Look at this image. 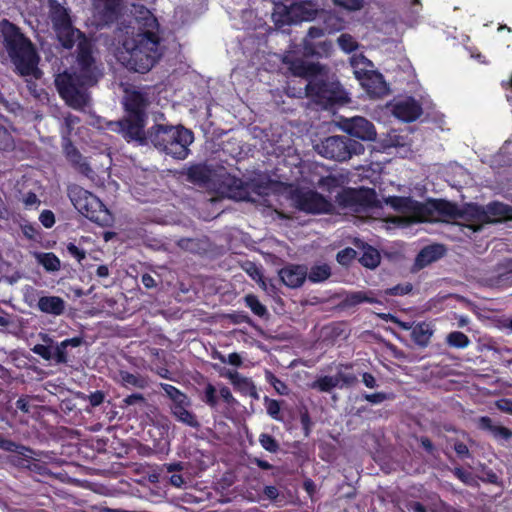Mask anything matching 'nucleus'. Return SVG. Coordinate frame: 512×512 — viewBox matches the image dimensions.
I'll list each match as a JSON object with an SVG mask.
<instances>
[{
    "label": "nucleus",
    "mask_w": 512,
    "mask_h": 512,
    "mask_svg": "<svg viewBox=\"0 0 512 512\" xmlns=\"http://www.w3.org/2000/svg\"><path fill=\"white\" fill-rule=\"evenodd\" d=\"M122 104L125 114L122 119L111 122L110 129L120 134L128 143L147 145L145 126L150 105L148 93L137 89H125Z\"/></svg>",
    "instance_id": "7ed1b4c3"
},
{
    "label": "nucleus",
    "mask_w": 512,
    "mask_h": 512,
    "mask_svg": "<svg viewBox=\"0 0 512 512\" xmlns=\"http://www.w3.org/2000/svg\"><path fill=\"white\" fill-rule=\"evenodd\" d=\"M245 305L260 318H267L269 316L268 309L260 302L258 297L254 294H247L244 297Z\"/></svg>",
    "instance_id": "c9c22d12"
},
{
    "label": "nucleus",
    "mask_w": 512,
    "mask_h": 512,
    "mask_svg": "<svg viewBox=\"0 0 512 512\" xmlns=\"http://www.w3.org/2000/svg\"><path fill=\"white\" fill-rule=\"evenodd\" d=\"M259 443L266 451L270 453H276L280 447L278 441L268 433H261L259 435Z\"/></svg>",
    "instance_id": "8fccbe9b"
},
{
    "label": "nucleus",
    "mask_w": 512,
    "mask_h": 512,
    "mask_svg": "<svg viewBox=\"0 0 512 512\" xmlns=\"http://www.w3.org/2000/svg\"><path fill=\"white\" fill-rule=\"evenodd\" d=\"M389 398L390 396L385 392H375L363 395V399L372 404H380Z\"/></svg>",
    "instance_id": "0e129e2a"
},
{
    "label": "nucleus",
    "mask_w": 512,
    "mask_h": 512,
    "mask_svg": "<svg viewBox=\"0 0 512 512\" xmlns=\"http://www.w3.org/2000/svg\"><path fill=\"white\" fill-rule=\"evenodd\" d=\"M326 30L322 27L311 26L302 41V53L306 58L329 57L333 51V44L330 40H321Z\"/></svg>",
    "instance_id": "9d476101"
},
{
    "label": "nucleus",
    "mask_w": 512,
    "mask_h": 512,
    "mask_svg": "<svg viewBox=\"0 0 512 512\" xmlns=\"http://www.w3.org/2000/svg\"><path fill=\"white\" fill-rule=\"evenodd\" d=\"M84 339L81 336L67 338L60 343L54 341V363L55 364H67L68 359V348H76L83 344Z\"/></svg>",
    "instance_id": "bb28decb"
},
{
    "label": "nucleus",
    "mask_w": 512,
    "mask_h": 512,
    "mask_svg": "<svg viewBox=\"0 0 512 512\" xmlns=\"http://www.w3.org/2000/svg\"><path fill=\"white\" fill-rule=\"evenodd\" d=\"M202 401L211 408H215L218 404V398L216 395V388L211 383H208L203 392Z\"/></svg>",
    "instance_id": "3c124183"
},
{
    "label": "nucleus",
    "mask_w": 512,
    "mask_h": 512,
    "mask_svg": "<svg viewBox=\"0 0 512 512\" xmlns=\"http://www.w3.org/2000/svg\"><path fill=\"white\" fill-rule=\"evenodd\" d=\"M123 0H95L99 18L105 25L116 22L122 10Z\"/></svg>",
    "instance_id": "aec40b11"
},
{
    "label": "nucleus",
    "mask_w": 512,
    "mask_h": 512,
    "mask_svg": "<svg viewBox=\"0 0 512 512\" xmlns=\"http://www.w3.org/2000/svg\"><path fill=\"white\" fill-rule=\"evenodd\" d=\"M342 184L340 178L336 175H328L325 177H321L319 180V185L323 189L327 190L328 192H333L336 188L340 187Z\"/></svg>",
    "instance_id": "603ef678"
},
{
    "label": "nucleus",
    "mask_w": 512,
    "mask_h": 512,
    "mask_svg": "<svg viewBox=\"0 0 512 512\" xmlns=\"http://www.w3.org/2000/svg\"><path fill=\"white\" fill-rule=\"evenodd\" d=\"M37 259L39 264L47 271L54 272L60 269V260L53 252L40 253Z\"/></svg>",
    "instance_id": "58836bf2"
},
{
    "label": "nucleus",
    "mask_w": 512,
    "mask_h": 512,
    "mask_svg": "<svg viewBox=\"0 0 512 512\" xmlns=\"http://www.w3.org/2000/svg\"><path fill=\"white\" fill-rule=\"evenodd\" d=\"M65 154L68 161L74 167H76L80 173H82L85 176H90V174L93 173V170L90 167V165L86 162L82 154L71 142H69L66 145Z\"/></svg>",
    "instance_id": "7c9ffc66"
},
{
    "label": "nucleus",
    "mask_w": 512,
    "mask_h": 512,
    "mask_svg": "<svg viewBox=\"0 0 512 512\" xmlns=\"http://www.w3.org/2000/svg\"><path fill=\"white\" fill-rule=\"evenodd\" d=\"M317 12V9H312L302 4L295 5L287 11L285 21L289 24L302 21H311L315 19Z\"/></svg>",
    "instance_id": "2f4dec72"
},
{
    "label": "nucleus",
    "mask_w": 512,
    "mask_h": 512,
    "mask_svg": "<svg viewBox=\"0 0 512 512\" xmlns=\"http://www.w3.org/2000/svg\"><path fill=\"white\" fill-rule=\"evenodd\" d=\"M105 400V393L101 390H96L88 396L89 404L92 407H97L101 405Z\"/></svg>",
    "instance_id": "774afa93"
},
{
    "label": "nucleus",
    "mask_w": 512,
    "mask_h": 512,
    "mask_svg": "<svg viewBox=\"0 0 512 512\" xmlns=\"http://www.w3.org/2000/svg\"><path fill=\"white\" fill-rule=\"evenodd\" d=\"M265 408L267 414L274 420L282 421L283 418L281 416V403L282 401L268 398L267 396L264 398Z\"/></svg>",
    "instance_id": "c03bdc74"
},
{
    "label": "nucleus",
    "mask_w": 512,
    "mask_h": 512,
    "mask_svg": "<svg viewBox=\"0 0 512 512\" xmlns=\"http://www.w3.org/2000/svg\"><path fill=\"white\" fill-rule=\"evenodd\" d=\"M37 307L43 313L59 316L65 311V301L59 296H41Z\"/></svg>",
    "instance_id": "c85d7f7f"
},
{
    "label": "nucleus",
    "mask_w": 512,
    "mask_h": 512,
    "mask_svg": "<svg viewBox=\"0 0 512 512\" xmlns=\"http://www.w3.org/2000/svg\"><path fill=\"white\" fill-rule=\"evenodd\" d=\"M119 380L124 387L144 388L145 386V381L143 378L124 370L119 372Z\"/></svg>",
    "instance_id": "a19ab883"
},
{
    "label": "nucleus",
    "mask_w": 512,
    "mask_h": 512,
    "mask_svg": "<svg viewBox=\"0 0 512 512\" xmlns=\"http://www.w3.org/2000/svg\"><path fill=\"white\" fill-rule=\"evenodd\" d=\"M445 249L443 245L433 244L424 247L417 254L414 262V270H420L440 259L444 255Z\"/></svg>",
    "instance_id": "4be33fe9"
},
{
    "label": "nucleus",
    "mask_w": 512,
    "mask_h": 512,
    "mask_svg": "<svg viewBox=\"0 0 512 512\" xmlns=\"http://www.w3.org/2000/svg\"><path fill=\"white\" fill-rule=\"evenodd\" d=\"M354 74L371 97H382L388 94L389 87L381 73L373 70L355 69Z\"/></svg>",
    "instance_id": "ddd939ff"
},
{
    "label": "nucleus",
    "mask_w": 512,
    "mask_h": 512,
    "mask_svg": "<svg viewBox=\"0 0 512 512\" xmlns=\"http://www.w3.org/2000/svg\"><path fill=\"white\" fill-rule=\"evenodd\" d=\"M452 473L456 478H458L463 484L467 486L474 487L478 485L475 476L470 471H467L462 467H455L452 470Z\"/></svg>",
    "instance_id": "09e8293b"
},
{
    "label": "nucleus",
    "mask_w": 512,
    "mask_h": 512,
    "mask_svg": "<svg viewBox=\"0 0 512 512\" xmlns=\"http://www.w3.org/2000/svg\"><path fill=\"white\" fill-rule=\"evenodd\" d=\"M454 451L456 452L457 456L461 459L470 458L471 454L469 451L468 446L461 441H456L453 446Z\"/></svg>",
    "instance_id": "338daca9"
},
{
    "label": "nucleus",
    "mask_w": 512,
    "mask_h": 512,
    "mask_svg": "<svg viewBox=\"0 0 512 512\" xmlns=\"http://www.w3.org/2000/svg\"><path fill=\"white\" fill-rule=\"evenodd\" d=\"M0 36L16 72L23 77H41L38 68L40 57L32 41L8 19L0 21Z\"/></svg>",
    "instance_id": "20e7f679"
},
{
    "label": "nucleus",
    "mask_w": 512,
    "mask_h": 512,
    "mask_svg": "<svg viewBox=\"0 0 512 512\" xmlns=\"http://www.w3.org/2000/svg\"><path fill=\"white\" fill-rule=\"evenodd\" d=\"M339 387L335 376H321L310 384V388L322 393H329L334 388Z\"/></svg>",
    "instance_id": "f704fd0d"
},
{
    "label": "nucleus",
    "mask_w": 512,
    "mask_h": 512,
    "mask_svg": "<svg viewBox=\"0 0 512 512\" xmlns=\"http://www.w3.org/2000/svg\"><path fill=\"white\" fill-rule=\"evenodd\" d=\"M433 331L426 322H420L414 325L411 331V338L414 343L420 347L428 346Z\"/></svg>",
    "instance_id": "473e14b6"
},
{
    "label": "nucleus",
    "mask_w": 512,
    "mask_h": 512,
    "mask_svg": "<svg viewBox=\"0 0 512 512\" xmlns=\"http://www.w3.org/2000/svg\"><path fill=\"white\" fill-rule=\"evenodd\" d=\"M176 126L155 124L146 133L147 144L167 154Z\"/></svg>",
    "instance_id": "f3484780"
},
{
    "label": "nucleus",
    "mask_w": 512,
    "mask_h": 512,
    "mask_svg": "<svg viewBox=\"0 0 512 512\" xmlns=\"http://www.w3.org/2000/svg\"><path fill=\"white\" fill-rule=\"evenodd\" d=\"M173 134L167 155L178 160H184L189 155V146L194 141V134L181 125L176 126Z\"/></svg>",
    "instance_id": "4468645a"
},
{
    "label": "nucleus",
    "mask_w": 512,
    "mask_h": 512,
    "mask_svg": "<svg viewBox=\"0 0 512 512\" xmlns=\"http://www.w3.org/2000/svg\"><path fill=\"white\" fill-rule=\"evenodd\" d=\"M486 215L491 223L512 220V206L493 201L485 207Z\"/></svg>",
    "instance_id": "cd10ccee"
},
{
    "label": "nucleus",
    "mask_w": 512,
    "mask_h": 512,
    "mask_svg": "<svg viewBox=\"0 0 512 512\" xmlns=\"http://www.w3.org/2000/svg\"><path fill=\"white\" fill-rule=\"evenodd\" d=\"M0 449L6 451V452H15L17 449L31 451L30 449L26 448L25 446L19 445L16 442L4 438L0 434Z\"/></svg>",
    "instance_id": "bf43d9fd"
},
{
    "label": "nucleus",
    "mask_w": 512,
    "mask_h": 512,
    "mask_svg": "<svg viewBox=\"0 0 512 512\" xmlns=\"http://www.w3.org/2000/svg\"><path fill=\"white\" fill-rule=\"evenodd\" d=\"M375 191L371 188H343L335 196L336 203L342 208L371 207L374 203Z\"/></svg>",
    "instance_id": "9b49d317"
},
{
    "label": "nucleus",
    "mask_w": 512,
    "mask_h": 512,
    "mask_svg": "<svg viewBox=\"0 0 512 512\" xmlns=\"http://www.w3.org/2000/svg\"><path fill=\"white\" fill-rule=\"evenodd\" d=\"M346 302L350 306H356L365 302L371 304L378 303V301L375 298L367 295V293L363 291L350 293L346 298Z\"/></svg>",
    "instance_id": "a18cd8bd"
},
{
    "label": "nucleus",
    "mask_w": 512,
    "mask_h": 512,
    "mask_svg": "<svg viewBox=\"0 0 512 512\" xmlns=\"http://www.w3.org/2000/svg\"><path fill=\"white\" fill-rule=\"evenodd\" d=\"M337 43L341 50L346 53H352L359 47L358 42L348 33L341 34L337 39Z\"/></svg>",
    "instance_id": "49530a36"
},
{
    "label": "nucleus",
    "mask_w": 512,
    "mask_h": 512,
    "mask_svg": "<svg viewBox=\"0 0 512 512\" xmlns=\"http://www.w3.org/2000/svg\"><path fill=\"white\" fill-rule=\"evenodd\" d=\"M76 42L78 71L58 74L55 85L60 97L68 106L83 109L90 100L87 89L96 85L103 74L96 65L92 41L80 31L77 33Z\"/></svg>",
    "instance_id": "f257e3e1"
},
{
    "label": "nucleus",
    "mask_w": 512,
    "mask_h": 512,
    "mask_svg": "<svg viewBox=\"0 0 512 512\" xmlns=\"http://www.w3.org/2000/svg\"><path fill=\"white\" fill-rule=\"evenodd\" d=\"M477 428L488 431L494 439L509 441L512 438V430L501 425H495L489 416H481L477 420Z\"/></svg>",
    "instance_id": "393cba45"
},
{
    "label": "nucleus",
    "mask_w": 512,
    "mask_h": 512,
    "mask_svg": "<svg viewBox=\"0 0 512 512\" xmlns=\"http://www.w3.org/2000/svg\"><path fill=\"white\" fill-rule=\"evenodd\" d=\"M225 184L230 192V197L241 201H254L251 198V185L237 177H228Z\"/></svg>",
    "instance_id": "b1692460"
},
{
    "label": "nucleus",
    "mask_w": 512,
    "mask_h": 512,
    "mask_svg": "<svg viewBox=\"0 0 512 512\" xmlns=\"http://www.w3.org/2000/svg\"><path fill=\"white\" fill-rule=\"evenodd\" d=\"M162 390L172 400V404H178L179 402L189 399L186 394L181 392L177 387L171 384H161Z\"/></svg>",
    "instance_id": "de8ad7c7"
},
{
    "label": "nucleus",
    "mask_w": 512,
    "mask_h": 512,
    "mask_svg": "<svg viewBox=\"0 0 512 512\" xmlns=\"http://www.w3.org/2000/svg\"><path fill=\"white\" fill-rule=\"evenodd\" d=\"M39 221L45 228H51L55 224V215L51 210H43L40 213Z\"/></svg>",
    "instance_id": "69168bd1"
},
{
    "label": "nucleus",
    "mask_w": 512,
    "mask_h": 512,
    "mask_svg": "<svg viewBox=\"0 0 512 512\" xmlns=\"http://www.w3.org/2000/svg\"><path fill=\"white\" fill-rule=\"evenodd\" d=\"M359 261L364 267L373 269L380 263V254L377 249L368 246L364 249Z\"/></svg>",
    "instance_id": "4c0bfd02"
},
{
    "label": "nucleus",
    "mask_w": 512,
    "mask_h": 512,
    "mask_svg": "<svg viewBox=\"0 0 512 512\" xmlns=\"http://www.w3.org/2000/svg\"><path fill=\"white\" fill-rule=\"evenodd\" d=\"M318 153L331 160L343 162L350 159L353 155H359L364 152V146L347 136H329L317 146Z\"/></svg>",
    "instance_id": "6e6552de"
},
{
    "label": "nucleus",
    "mask_w": 512,
    "mask_h": 512,
    "mask_svg": "<svg viewBox=\"0 0 512 512\" xmlns=\"http://www.w3.org/2000/svg\"><path fill=\"white\" fill-rule=\"evenodd\" d=\"M265 379L266 381L271 385L273 386V388L275 389V391L279 394V395H282V396H287L289 395V387L288 385L282 381L281 379H279L274 373H272L271 371L269 370H266L265 371Z\"/></svg>",
    "instance_id": "37998d69"
},
{
    "label": "nucleus",
    "mask_w": 512,
    "mask_h": 512,
    "mask_svg": "<svg viewBox=\"0 0 512 512\" xmlns=\"http://www.w3.org/2000/svg\"><path fill=\"white\" fill-rule=\"evenodd\" d=\"M459 217L477 223L476 227H472L474 231L480 230L483 224H490L485 207L478 204H468L465 206L459 211Z\"/></svg>",
    "instance_id": "a878e982"
},
{
    "label": "nucleus",
    "mask_w": 512,
    "mask_h": 512,
    "mask_svg": "<svg viewBox=\"0 0 512 512\" xmlns=\"http://www.w3.org/2000/svg\"><path fill=\"white\" fill-rule=\"evenodd\" d=\"M279 277L285 286L298 288L307 278V268L304 265L289 264L280 269Z\"/></svg>",
    "instance_id": "412c9836"
},
{
    "label": "nucleus",
    "mask_w": 512,
    "mask_h": 512,
    "mask_svg": "<svg viewBox=\"0 0 512 512\" xmlns=\"http://www.w3.org/2000/svg\"><path fill=\"white\" fill-rule=\"evenodd\" d=\"M355 364L353 362L339 363L336 366L337 373L335 378L337 379L339 388L352 387L358 382V377L352 372Z\"/></svg>",
    "instance_id": "c756f323"
},
{
    "label": "nucleus",
    "mask_w": 512,
    "mask_h": 512,
    "mask_svg": "<svg viewBox=\"0 0 512 512\" xmlns=\"http://www.w3.org/2000/svg\"><path fill=\"white\" fill-rule=\"evenodd\" d=\"M331 275V268L328 264H321L312 266L309 273H307L308 279L313 283H319L327 280Z\"/></svg>",
    "instance_id": "e433bc0d"
},
{
    "label": "nucleus",
    "mask_w": 512,
    "mask_h": 512,
    "mask_svg": "<svg viewBox=\"0 0 512 512\" xmlns=\"http://www.w3.org/2000/svg\"><path fill=\"white\" fill-rule=\"evenodd\" d=\"M343 129L348 135L363 141H372L377 135L373 123L361 116L345 119Z\"/></svg>",
    "instance_id": "dca6fc26"
},
{
    "label": "nucleus",
    "mask_w": 512,
    "mask_h": 512,
    "mask_svg": "<svg viewBox=\"0 0 512 512\" xmlns=\"http://www.w3.org/2000/svg\"><path fill=\"white\" fill-rule=\"evenodd\" d=\"M446 342L450 347L463 349L470 344V339L460 331H453L447 335Z\"/></svg>",
    "instance_id": "79ce46f5"
},
{
    "label": "nucleus",
    "mask_w": 512,
    "mask_h": 512,
    "mask_svg": "<svg viewBox=\"0 0 512 512\" xmlns=\"http://www.w3.org/2000/svg\"><path fill=\"white\" fill-rule=\"evenodd\" d=\"M160 25L149 11L135 20L131 34L125 37L123 48L126 51L124 64L130 71L147 73L160 60Z\"/></svg>",
    "instance_id": "f03ea898"
},
{
    "label": "nucleus",
    "mask_w": 512,
    "mask_h": 512,
    "mask_svg": "<svg viewBox=\"0 0 512 512\" xmlns=\"http://www.w3.org/2000/svg\"><path fill=\"white\" fill-rule=\"evenodd\" d=\"M228 318L233 324L245 323L250 326H253V320L245 311H234L233 313L228 315Z\"/></svg>",
    "instance_id": "13d9d810"
},
{
    "label": "nucleus",
    "mask_w": 512,
    "mask_h": 512,
    "mask_svg": "<svg viewBox=\"0 0 512 512\" xmlns=\"http://www.w3.org/2000/svg\"><path fill=\"white\" fill-rule=\"evenodd\" d=\"M338 5L350 11H357L363 8L364 0H334Z\"/></svg>",
    "instance_id": "e2e57ef3"
},
{
    "label": "nucleus",
    "mask_w": 512,
    "mask_h": 512,
    "mask_svg": "<svg viewBox=\"0 0 512 512\" xmlns=\"http://www.w3.org/2000/svg\"><path fill=\"white\" fill-rule=\"evenodd\" d=\"M356 257V251L347 247L337 253L336 259L341 265H349Z\"/></svg>",
    "instance_id": "5fc2aeb1"
},
{
    "label": "nucleus",
    "mask_w": 512,
    "mask_h": 512,
    "mask_svg": "<svg viewBox=\"0 0 512 512\" xmlns=\"http://www.w3.org/2000/svg\"><path fill=\"white\" fill-rule=\"evenodd\" d=\"M66 250L68 254L75 258L79 263L86 258L85 250L79 248L75 243L69 242L66 245Z\"/></svg>",
    "instance_id": "680f3d73"
},
{
    "label": "nucleus",
    "mask_w": 512,
    "mask_h": 512,
    "mask_svg": "<svg viewBox=\"0 0 512 512\" xmlns=\"http://www.w3.org/2000/svg\"><path fill=\"white\" fill-rule=\"evenodd\" d=\"M68 196L78 212L90 221L99 225H105L109 221L110 213L108 209L90 191L77 184H73L68 187Z\"/></svg>",
    "instance_id": "423d86ee"
},
{
    "label": "nucleus",
    "mask_w": 512,
    "mask_h": 512,
    "mask_svg": "<svg viewBox=\"0 0 512 512\" xmlns=\"http://www.w3.org/2000/svg\"><path fill=\"white\" fill-rule=\"evenodd\" d=\"M49 18L57 40L65 49H72L76 43L77 33L81 30L73 26L69 9L57 0H48Z\"/></svg>",
    "instance_id": "0eeeda50"
},
{
    "label": "nucleus",
    "mask_w": 512,
    "mask_h": 512,
    "mask_svg": "<svg viewBox=\"0 0 512 512\" xmlns=\"http://www.w3.org/2000/svg\"><path fill=\"white\" fill-rule=\"evenodd\" d=\"M173 134L167 155L178 160H184L189 155V146L194 141V134L181 125L176 126Z\"/></svg>",
    "instance_id": "2eb2a0df"
},
{
    "label": "nucleus",
    "mask_w": 512,
    "mask_h": 512,
    "mask_svg": "<svg viewBox=\"0 0 512 512\" xmlns=\"http://www.w3.org/2000/svg\"><path fill=\"white\" fill-rule=\"evenodd\" d=\"M28 471L40 476H46L50 472L46 463L35 458H32Z\"/></svg>",
    "instance_id": "864d4df0"
},
{
    "label": "nucleus",
    "mask_w": 512,
    "mask_h": 512,
    "mask_svg": "<svg viewBox=\"0 0 512 512\" xmlns=\"http://www.w3.org/2000/svg\"><path fill=\"white\" fill-rule=\"evenodd\" d=\"M385 203L399 213L411 214L417 220H426L432 212V209L424 203L406 196H389Z\"/></svg>",
    "instance_id": "f8f14e48"
},
{
    "label": "nucleus",
    "mask_w": 512,
    "mask_h": 512,
    "mask_svg": "<svg viewBox=\"0 0 512 512\" xmlns=\"http://www.w3.org/2000/svg\"><path fill=\"white\" fill-rule=\"evenodd\" d=\"M412 289L413 286L411 283L397 284L391 288H387L385 290V294L390 296H403L409 294L412 291Z\"/></svg>",
    "instance_id": "6e6d98bb"
},
{
    "label": "nucleus",
    "mask_w": 512,
    "mask_h": 512,
    "mask_svg": "<svg viewBox=\"0 0 512 512\" xmlns=\"http://www.w3.org/2000/svg\"><path fill=\"white\" fill-rule=\"evenodd\" d=\"M292 199L295 207L307 214H330L334 210L332 202L314 190H298L293 194Z\"/></svg>",
    "instance_id": "1a4fd4ad"
},
{
    "label": "nucleus",
    "mask_w": 512,
    "mask_h": 512,
    "mask_svg": "<svg viewBox=\"0 0 512 512\" xmlns=\"http://www.w3.org/2000/svg\"><path fill=\"white\" fill-rule=\"evenodd\" d=\"M214 358H218L222 363L228 362L230 365L235 367H240L243 363L241 356L236 352L230 353L227 359L221 353L216 352V356H214Z\"/></svg>",
    "instance_id": "052dcab7"
},
{
    "label": "nucleus",
    "mask_w": 512,
    "mask_h": 512,
    "mask_svg": "<svg viewBox=\"0 0 512 512\" xmlns=\"http://www.w3.org/2000/svg\"><path fill=\"white\" fill-rule=\"evenodd\" d=\"M283 62L288 66L292 75L309 78V80L316 77L321 71L319 63H307L303 59L296 58L293 54L285 55Z\"/></svg>",
    "instance_id": "a211bd4d"
},
{
    "label": "nucleus",
    "mask_w": 512,
    "mask_h": 512,
    "mask_svg": "<svg viewBox=\"0 0 512 512\" xmlns=\"http://www.w3.org/2000/svg\"><path fill=\"white\" fill-rule=\"evenodd\" d=\"M306 95L313 102L328 109L344 105L350 101L348 93L337 80L318 77L310 79L306 85Z\"/></svg>",
    "instance_id": "39448f33"
},
{
    "label": "nucleus",
    "mask_w": 512,
    "mask_h": 512,
    "mask_svg": "<svg viewBox=\"0 0 512 512\" xmlns=\"http://www.w3.org/2000/svg\"><path fill=\"white\" fill-rule=\"evenodd\" d=\"M189 406V399L179 402L178 404H172L170 407L171 413L178 422H181L191 428L198 429L200 427V422L198 421L196 414L188 410Z\"/></svg>",
    "instance_id": "5701e85b"
},
{
    "label": "nucleus",
    "mask_w": 512,
    "mask_h": 512,
    "mask_svg": "<svg viewBox=\"0 0 512 512\" xmlns=\"http://www.w3.org/2000/svg\"><path fill=\"white\" fill-rule=\"evenodd\" d=\"M432 207L439 214L454 218L459 216V209L455 204L450 203L446 200H434L432 202Z\"/></svg>",
    "instance_id": "ea45409f"
},
{
    "label": "nucleus",
    "mask_w": 512,
    "mask_h": 512,
    "mask_svg": "<svg viewBox=\"0 0 512 512\" xmlns=\"http://www.w3.org/2000/svg\"><path fill=\"white\" fill-rule=\"evenodd\" d=\"M391 111L396 118L407 123L416 121L423 113L420 103L412 97L395 102Z\"/></svg>",
    "instance_id": "6ab92c4d"
},
{
    "label": "nucleus",
    "mask_w": 512,
    "mask_h": 512,
    "mask_svg": "<svg viewBox=\"0 0 512 512\" xmlns=\"http://www.w3.org/2000/svg\"><path fill=\"white\" fill-rule=\"evenodd\" d=\"M21 230L23 235L29 240L37 241L41 237L39 227L35 224L26 223L21 226Z\"/></svg>",
    "instance_id": "4d7b16f0"
},
{
    "label": "nucleus",
    "mask_w": 512,
    "mask_h": 512,
    "mask_svg": "<svg viewBox=\"0 0 512 512\" xmlns=\"http://www.w3.org/2000/svg\"><path fill=\"white\" fill-rule=\"evenodd\" d=\"M43 344H36L31 349L33 353L46 361H53L54 340L47 334H41Z\"/></svg>",
    "instance_id": "72a5a7b5"
}]
</instances>
